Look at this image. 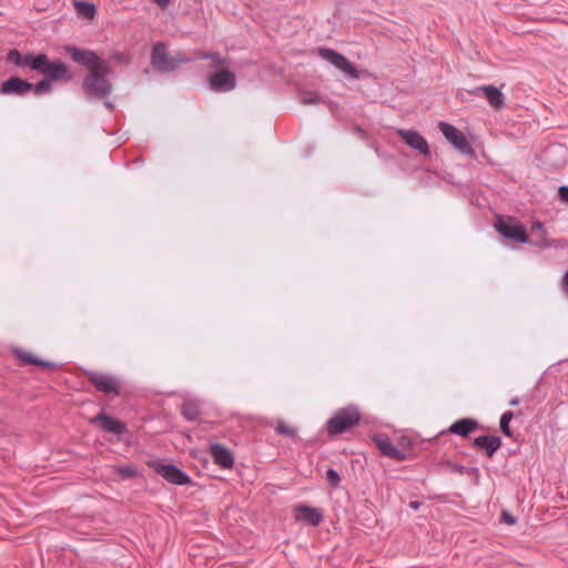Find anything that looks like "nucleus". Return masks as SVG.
<instances>
[{
    "mask_svg": "<svg viewBox=\"0 0 568 568\" xmlns=\"http://www.w3.org/2000/svg\"><path fill=\"white\" fill-rule=\"evenodd\" d=\"M191 58L178 52L170 57L168 48L163 42H156L151 52V64L159 72H171L178 69L182 63L190 62Z\"/></svg>",
    "mask_w": 568,
    "mask_h": 568,
    "instance_id": "1",
    "label": "nucleus"
},
{
    "mask_svg": "<svg viewBox=\"0 0 568 568\" xmlns=\"http://www.w3.org/2000/svg\"><path fill=\"white\" fill-rule=\"evenodd\" d=\"M110 72V67L106 63L91 70L83 80V88L89 95L102 99L111 93V83L105 79Z\"/></svg>",
    "mask_w": 568,
    "mask_h": 568,
    "instance_id": "2",
    "label": "nucleus"
},
{
    "mask_svg": "<svg viewBox=\"0 0 568 568\" xmlns=\"http://www.w3.org/2000/svg\"><path fill=\"white\" fill-rule=\"evenodd\" d=\"M361 414L355 406L338 409L326 424L329 435H338L347 432L359 423Z\"/></svg>",
    "mask_w": 568,
    "mask_h": 568,
    "instance_id": "3",
    "label": "nucleus"
},
{
    "mask_svg": "<svg viewBox=\"0 0 568 568\" xmlns=\"http://www.w3.org/2000/svg\"><path fill=\"white\" fill-rule=\"evenodd\" d=\"M85 375L97 390L105 396L115 397L120 394L121 384L118 377L94 371L87 372Z\"/></svg>",
    "mask_w": 568,
    "mask_h": 568,
    "instance_id": "4",
    "label": "nucleus"
},
{
    "mask_svg": "<svg viewBox=\"0 0 568 568\" xmlns=\"http://www.w3.org/2000/svg\"><path fill=\"white\" fill-rule=\"evenodd\" d=\"M34 65L39 68L40 73L44 74L52 82L69 81L71 79L67 64L60 60L50 61L47 54H44L42 63L36 62Z\"/></svg>",
    "mask_w": 568,
    "mask_h": 568,
    "instance_id": "5",
    "label": "nucleus"
},
{
    "mask_svg": "<svg viewBox=\"0 0 568 568\" xmlns=\"http://www.w3.org/2000/svg\"><path fill=\"white\" fill-rule=\"evenodd\" d=\"M149 466L166 481L183 486L191 483L190 476L173 464H162L160 462H150Z\"/></svg>",
    "mask_w": 568,
    "mask_h": 568,
    "instance_id": "6",
    "label": "nucleus"
},
{
    "mask_svg": "<svg viewBox=\"0 0 568 568\" xmlns=\"http://www.w3.org/2000/svg\"><path fill=\"white\" fill-rule=\"evenodd\" d=\"M438 128L445 139L454 145L456 150H458L462 154L470 155L474 153L469 142L467 141L465 134L459 131L456 126L440 121L438 123Z\"/></svg>",
    "mask_w": 568,
    "mask_h": 568,
    "instance_id": "7",
    "label": "nucleus"
},
{
    "mask_svg": "<svg viewBox=\"0 0 568 568\" xmlns=\"http://www.w3.org/2000/svg\"><path fill=\"white\" fill-rule=\"evenodd\" d=\"M318 55L345 73L349 79H357L358 71L347 58L333 49L321 48Z\"/></svg>",
    "mask_w": 568,
    "mask_h": 568,
    "instance_id": "8",
    "label": "nucleus"
},
{
    "mask_svg": "<svg viewBox=\"0 0 568 568\" xmlns=\"http://www.w3.org/2000/svg\"><path fill=\"white\" fill-rule=\"evenodd\" d=\"M64 50L74 62L85 67L89 72L106 63V61L102 60L95 52L88 49L67 45Z\"/></svg>",
    "mask_w": 568,
    "mask_h": 568,
    "instance_id": "9",
    "label": "nucleus"
},
{
    "mask_svg": "<svg viewBox=\"0 0 568 568\" xmlns=\"http://www.w3.org/2000/svg\"><path fill=\"white\" fill-rule=\"evenodd\" d=\"M495 226L497 232L504 237L514 240L518 243L528 242V235L526 233L524 225L516 220L511 219L509 221H505L498 219Z\"/></svg>",
    "mask_w": 568,
    "mask_h": 568,
    "instance_id": "10",
    "label": "nucleus"
},
{
    "mask_svg": "<svg viewBox=\"0 0 568 568\" xmlns=\"http://www.w3.org/2000/svg\"><path fill=\"white\" fill-rule=\"evenodd\" d=\"M209 85L215 92H229L236 87V79L231 71L220 70L209 77Z\"/></svg>",
    "mask_w": 568,
    "mask_h": 568,
    "instance_id": "11",
    "label": "nucleus"
},
{
    "mask_svg": "<svg viewBox=\"0 0 568 568\" xmlns=\"http://www.w3.org/2000/svg\"><path fill=\"white\" fill-rule=\"evenodd\" d=\"M398 136L413 150L428 156L430 154L429 145L426 139L415 130L400 129L397 131Z\"/></svg>",
    "mask_w": 568,
    "mask_h": 568,
    "instance_id": "12",
    "label": "nucleus"
},
{
    "mask_svg": "<svg viewBox=\"0 0 568 568\" xmlns=\"http://www.w3.org/2000/svg\"><path fill=\"white\" fill-rule=\"evenodd\" d=\"M90 423L98 425L103 432L121 436L126 433V425L123 422L112 418L105 413H100L90 418Z\"/></svg>",
    "mask_w": 568,
    "mask_h": 568,
    "instance_id": "13",
    "label": "nucleus"
},
{
    "mask_svg": "<svg viewBox=\"0 0 568 568\" xmlns=\"http://www.w3.org/2000/svg\"><path fill=\"white\" fill-rule=\"evenodd\" d=\"M31 89L32 83L17 77H11L2 83L0 94L22 97L30 93Z\"/></svg>",
    "mask_w": 568,
    "mask_h": 568,
    "instance_id": "14",
    "label": "nucleus"
},
{
    "mask_svg": "<svg viewBox=\"0 0 568 568\" xmlns=\"http://www.w3.org/2000/svg\"><path fill=\"white\" fill-rule=\"evenodd\" d=\"M210 455L213 462L221 468L231 469L234 466V457L229 448L219 443L210 446Z\"/></svg>",
    "mask_w": 568,
    "mask_h": 568,
    "instance_id": "15",
    "label": "nucleus"
},
{
    "mask_svg": "<svg viewBox=\"0 0 568 568\" xmlns=\"http://www.w3.org/2000/svg\"><path fill=\"white\" fill-rule=\"evenodd\" d=\"M480 92L485 94L491 108L501 109L505 105V97L498 88L491 84H484L476 87L470 93L478 95Z\"/></svg>",
    "mask_w": 568,
    "mask_h": 568,
    "instance_id": "16",
    "label": "nucleus"
},
{
    "mask_svg": "<svg viewBox=\"0 0 568 568\" xmlns=\"http://www.w3.org/2000/svg\"><path fill=\"white\" fill-rule=\"evenodd\" d=\"M373 442L381 452L382 455L393 458L398 462H403L406 458L405 453L400 452L387 436L377 435L373 437Z\"/></svg>",
    "mask_w": 568,
    "mask_h": 568,
    "instance_id": "17",
    "label": "nucleus"
},
{
    "mask_svg": "<svg viewBox=\"0 0 568 568\" xmlns=\"http://www.w3.org/2000/svg\"><path fill=\"white\" fill-rule=\"evenodd\" d=\"M473 445L490 458L501 447V438L495 435H481L474 439Z\"/></svg>",
    "mask_w": 568,
    "mask_h": 568,
    "instance_id": "18",
    "label": "nucleus"
},
{
    "mask_svg": "<svg viewBox=\"0 0 568 568\" xmlns=\"http://www.w3.org/2000/svg\"><path fill=\"white\" fill-rule=\"evenodd\" d=\"M296 519L298 521H304L310 526L316 527L323 521V513L321 509L301 505L295 508Z\"/></svg>",
    "mask_w": 568,
    "mask_h": 568,
    "instance_id": "19",
    "label": "nucleus"
},
{
    "mask_svg": "<svg viewBox=\"0 0 568 568\" xmlns=\"http://www.w3.org/2000/svg\"><path fill=\"white\" fill-rule=\"evenodd\" d=\"M478 427V422L473 418H462L453 423L449 427L452 434L467 437L471 432Z\"/></svg>",
    "mask_w": 568,
    "mask_h": 568,
    "instance_id": "20",
    "label": "nucleus"
},
{
    "mask_svg": "<svg viewBox=\"0 0 568 568\" xmlns=\"http://www.w3.org/2000/svg\"><path fill=\"white\" fill-rule=\"evenodd\" d=\"M181 413L189 422H194L200 416V404L196 399H185L181 406Z\"/></svg>",
    "mask_w": 568,
    "mask_h": 568,
    "instance_id": "21",
    "label": "nucleus"
},
{
    "mask_svg": "<svg viewBox=\"0 0 568 568\" xmlns=\"http://www.w3.org/2000/svg\"><path fill=\"white\" fill-rule=\"evenodd\" d=\"M531 243L538 247H547L549 243L546 240V231L541 222H535L531 226Z\"/></svg>",
    "mask_w": 568,
    "mask_h": 568,
    "instance_id": "22",
    "label": "nucleus"
},
{
    "mask_svg": "<svg viewBox=\"0 0 568 568\" xmlns=\"http://www.w3.org/2000/svg\"><path fill=\"white\" fill-rule=\"evenodd\" d=\"M17 356L24 364L37 365V366H41V367H50V368L55 366L53 363H50V362L43 361V359H39L37 356H34L28 352L18 351Z\"/></svg>",
    "mask_w": 568,
    "mask_h": 568,
    "instance_id": "23",
    "label": "nucleus"
},
{
    "mask_svg": "<svg viewBox=\"0 0 568 568\" xmlns=\"http://www.w3.org/2000/svg\"><path fill=\"white\" fill-rule=\"evenodd\" d=\"M74 6L77 8L78 14L83 18L93 19L97 13L95 7L92 3L85 1H77L74 2Z\"/></svg>",
    "mask_w": 568,
    "mask_h": 568,
    "instance_id": "24",
    "label": "nucleus"
},
{
    "mask_svg": "<svg viewBox=\"0 0 568 568\" xmlns=\"http://www.w3.org/2000/svg\"><path fill=\"white\" fill-rule=\"evenodd\" d=\"M301 102L305 105L317 104L324 102V98L314 91H304L301 93Z\"/></svg>",
    "mask_w": 568,
    "mask_h": 568,
    "instance_id": "25",
    "label": "nucleus"
},
{
    "mask_svg": "<svg viewBox=\"0 0 568 568\" xmlns=\"http://www.w3.org/2000/svg\"><path fill=\"white\" fill-rule=\"evenodd\" d=\"M275 432L278 435L287 436L292 439L297 437V429L286 425L283 420H278L275 426Z\"/></svg>",
    "mask_w": 568,
    "mask_h": 568,
    "instance_id": "26",
    "label": "nucleus"
},
{
    "mask_svg": "<svg viewBox=\"0 0 568 568\" xmlns=\"http://www.w3.org/2000/svg\"><path fill=\"white\" fill-rule=\"evenodd\" d=\"M513 418H514V413L511 410L505 412L500 417V423H499L500 430L507 437L513 436V432L509 427V423Z\"/></svg>",
    "mask_w": 568,
    "mask_h": 568,
    "instance_id": "27",
    "label": "nucleus"
},
{
    "mask_svg": "<svg viewBox=\"0 0 568 568\" xmlns=\"http://www.w3.org/2000/svg\"><path fill=\"white\" fill-rule=\"evenodd\" d=\"M51 83H52V81L44 77L36 85L32 84L31 92H33L36 95L48 93L52 90Z\"/></svg>",
    "mask_w": 568,
    "mask_h": 568,
    "instance_id": "28",
    "label": "nucleus"
},
{
    "mask_svg": "<svg viewBox=\"0 0 568 568\" xmlns=\"http://www.w3.org/2000/svg\"><path fill=\"white\" fill-rule=\"evenodd\" d=\"M43 57H44L43 53L38 54V55H33L32 53L22 55V67H29L31 70L39 72V68H37L34 64H36V62L42 63Z\"/></svg>",
    "mask_w": 568,
    "mask_h": 568,
    "instance_id": "29",
    "label": "nucleus"
},
{
    "mask_svg": "<svg viewBox=\"0 0 568 568\" xmlns=\"http://www.w3.org/2000/svg\"><path fill=\"white\" fill-rule=\"evenodd\" d=\"M115 473L122 478V479H130L138 476V471L133 466H119L115 468Z\"/></svg>",
    "mask_w": 568,
    "mask_h": 568,
    "instance_id": "30",
    "label": "nucleus"
},
{
    "mask_svg": "<svg viewBox=\"0 0 568 568\" xmlns=\"http://www.w3.org/2000/svg\"><path fill=\"white\" fill-rule=\"evenodd\" d=\"M7 61L16 67H22V54L17 49H11L7 54Z\"/></svg>",
    "mask_w": 568,
    "mask_h": 568,
    "instance_id": "31",
    "label": "nucleus"
},
{
    "mask_svg": "<svg viewBox=\"0 0 568 568\" xmlns=\"http://www.w3.org/2000/svg\"><path fill=\"white\" fill-rule=\"evenodd\" d=\"M326 479L333 487L338 486L341 481L339 474L333 468L327 469Z\"/></svg>",
    "mask_w": 568,
    "mask_h": 568,
    "instance_id": "32",
    "label": "nucleus"
},
{
    "mask_svg": "<svg viewBox=\"0 0 568 568\" xmlns=\"http://www.w3.org/2000/svg\"><path fill=\"white\" fill-rule=\"evenodd\" d=\"M202 59L211 60L214 62L215 65H220V64L224 63V60L220 57L219 53H215V52H205L202 55Z\"/></svg>",
    "mask_w": 568,
    "mask_h": 568,
    "instance_id": "33",
    "label": "nucleus"
},
{
    "mask_svg": "<svg viewBox=\"0 0 568 568\" xmlns=\"http://www.w3.org/2000/svg\"><path fill=\"white\" fill-rule=\"evenodd\" d=\"M559 197L562 202L568 203V185H562L558 189Z\"/></svg>",
    "mask_w": 568,
    "mask_h": 568,
    "instance_id": "34",
    "label": "nucleus"
},
{
    "mask_svg": "<svg viewBox=\"0 0 568 568\" xmlns=\"http://www.w3.org/2000/svg\"><path fill=\"white\" fill-rule=\"evenodd\" d=\"M501 518H503V520H504L506 524H508V525H514V524H516V518H515L511 514H509L508 511H505V510H504V511L501 513Z\"/></svg>",
    "mask_w": 568,
    "mask_h": 568,
    "instance_id": "35",
    "label": "nucleus"
},
{
    "mask_svg": "<svg viewBox=\"0 0 568 568\" xmlns=\"http://www.w3.org/2000/svg\"><path fill=\"white\" fill-rule=\"evenodd\" d=\"M561 285H562V290L568 293V271L562 276Z\"/></svg>",
    "mask_w": 568,
    "mask_h": 568,
    "instance_id": "36",
    "label": "nucleus"
},
{
    "mask_svg": "<svg viewBox=\"0 0 568 568\" xmlns=\"http://www.w3.org/2000/svg\"><path fill=\"white\" fill-rule=\"evenodd\" d=\"M152 1L161 8H166L171 2V0H152Z\"/></svg>",
    "mask_w": 568,
    "mask_h": 568,
    "instance_id": "37",
    "label": "nucleus"
},
{
    "mask_svg": "<svg viewBox=\"0 0 568 568\" xmlns=\"http://www.w3.org/2000/svg\"><path fill=\"white\" fill-rule=\"evenodd\" d=\"M519 402H520V400H519V398H518V397H514V398H511V399L509 400V405H511V406H516V405H518V404H519Z\"/></svg>",
    "mask_w": 568,
    "mask_h": 568,
    "instance_id": "38",
    "label": "nucleus"
},
{
    "mask_svg": "<svg viewBox=\"0 0 568 568\" xmlns=\"http://www.w3.org/2000/svg\"><path fill=\"white\" fill-rule=\"evenodd\" d=\"M409 506L413 508V509H418L419 506H420V503L419 501H410Z\"/></svg>",
    "mask_w": 568,
    "mask_h": 568,
    "instance_id": "39",
    "label": "nucleus"
},
{
    "mask_svg": "<svg viewBox=\"0 0 568 568\" xmlns=\"http://www.w3.org/2000/svg\"><path fill=\"white\" fill-rule=\"evenodd\" d=\"M104 104H105V106H106L108 109H110V110H112V109H113V104H112L111 102L106 101Z\"/></svg>",
    "mask_w": 568,
    "mask_h": 568,
    "instance_id": "40",
    "label": "nucleus"
}]
</instances>
